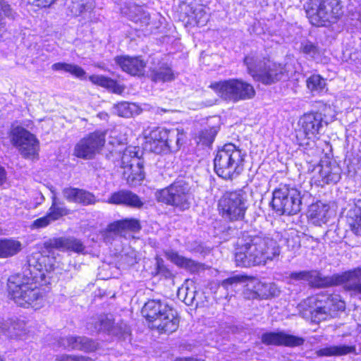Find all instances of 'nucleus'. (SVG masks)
Listing matches in <instances>:
<instances>
[{
  "instance_id": "obj_1",
  "label": "nucleus",
  "mask_w": 361,
  "mask_h": 361,
  "mask_svg": "<svg viewBox=\"0 0 361 361\" xmlns=\"http://www.w3.org/2000/svg\"><path fill=\"white\" fill-rule=\"evenodd\" d=\"M37 260L33 268L38 273H34V276L30 277L24 274H18L10 276L8 280V294L15 303L35 310L43 307L45 301V291L37 286L38 279L46 282L47 274L55 267V260L49 256L42 255ZM32 271L30 270V273Z\"/></svg>"
},
{
  "instance_id": "obj_2",
  "label": "nucleus",
  "mask_w": 361,
  "mask_h": 361,
  "mask_svg": "<svg viewBox=\"0 0 361 361\" xmlns=\"http://www.w3.org/2000/svg\"><path fill=\"white\" fill-rule=\"evenodd\" d=\"M280 253V246L275 239L266 235H255L240 245L235 260L239 267L265 265L278 257Z\"/></svg>"
},
{
  "instance_id": "obj_3",
  "label": "nucleus",
  "mask_w": 361,
  "mask_h": 361,
  "mask_svg": "<svg viewBox=\"0 0 361 361\" xmlns=\"http://www.w3.org/2000/svg\"><path fill=\"white\" fill-rule=\"evenodd\" d=\"M345 305L340 296L318 294L307 298L298 305L303 317H311L315 322L335 317L338 311H343Z\"/></svg>"
},
{
  "instance_id": "obj_4",
  "label": "nucleus",
  "mask_w": 361,
  "mask_h": 361,
  "mask_svg": "<svg viewBox=\"0 0 361 361\" xmlns=\"http://www.w3.org/2000/svg\"><path fill=\"white\" fill-rule=\"evenodd\" d=\"M142 314L149 323L150 327L158 330L159 333H173L179 326L177 312L164 301H147L142 307Z\"/></svg>"
},
{
  "instance_id": "obj_5",
  "label": "nucleus",
  "mask_w": 361,
  "mask_h": 361,
  "mask_svg": "<svg viewBox=\"0 0 361 361\" xmlns=\"http://www.w3.org/2000/svg\"><path fill=\"white\" fill-rule=\"evenodd\" d=\"M183 128H156L145 135V148L156 154L178 152L185 142Z\"/></svg>"
},
{
  "instance_id": "obj_6",
  "label": "nucleus",
  "mask_w": 361,
  "mask_h": 361,
  "mask_svg": "<svg viewBox=\"0 0 361 361\" xmlns=\"http://www.w3.org/2000/svg\"><path fill=\"white\" fill-rule=\"evenodd\" d=\"M245 153L228 143L220 148L214 160V171L224 179H233L244 169Z\"/></svg>"
},
{
  "instance_id": "obj_7",
  "label": "nucleus",
  "mask_w": 361,
  "mask_h": 361,
  "mask_svg": "<svg viewBox=\"0 0 361 361\" xmlns=\"http://www.w3.org/2000/svg\"><path fill=\"white\" fill-rule=\"evenodd\" d=\"M244 63L253 80L264 85H271L281 80L286 73L281 64L262 58L257 53L246 56Z\"/></svg>"
},
{
  "instance_id": "obj_8",
  "label": "nucleus",
  "mask_w": 361,
  "mask_h": 361,
  "mask_svg": "<svg viewBox=\"0 0 361 361\" xmlns=\"http://www.w3.org/2000/svg\"><path fill=\"white\" fill-rule=\"evenodd\" d=\"M304 8L310 23L318 27L336 22L343 14L340 0H307Z\"/></svg>"
},
{
  "instance_id": "obj_9",
  "label": "nucleus",
  "mask_w": 361,
  "mask_h": 361,
  "mask_svg": "<svg viewBox=\"0 0 361 361\" xmlns=\"http://www.w3.org/2000/svg\"><path fill=\"white\" fill-rule=\"evenodd\" d=\"M210 87L223 99L237 102L250 99L255 95L254 87L240 79H228L214 82Z\"/></svg>"
},
{
  "instance_id": "obj_10",
  "label": "nucleus",
  "mask_w": 361,
  "mask_h": 361,
  "mask_svg": "<svg viewBox=\"0 0 361 361\" xmlns=\"http://www.w3.org/2000/svg\"><path fill=\"white\" fill-rule=\"evenodd\" d=\"M271 204L280 214H295L301 209L300 192L286 185H281L273 192Z\"/></svg>"
},
{
  "instance_id": "obj_11",
  "label": "nucleus",
  "mask_w": 361,
  "mask_h": 361,
  "mask_svg": "<svg viewBox=\"0 0 361 361\" xmlns=\"http://www.w3.org/2000/svg\"><path fill=\"white\" fill-rule=\"evenodd\" d=\"M218 207L220 214L226 220L235 221L243 219L247 209L245 192L235 190L225 193L219 200Z\"/></svg>"
},
{
  "instance_id": "obj_12",
  "label": "nucleus",
  "mask_w": 361,
  "mask_h": 361,
  "mask_svg": "<svg viewBox=\"0 0 361 361\" xmlns=\"http://www.w3.org/2000/svg\"><path fill=\"white\" fill-rule=\"evenodd\" d=\"M156 197L159 202L181 210L188 209L192 200L190 186L183 181L175 182L169 187L158 190Z\"/></svg>"
},
{
  "instance_id": "obj_13",
  "label": "nucleus",
  "mask_w": 361,
  "mask_h": 361,
  "mask_svg": "<svg viewBox=\"0 0 361 361\" xmlns=\"http://www.w3.org/2000/svg\"><path fill=\"white\" fill-rule=\"evenodd\" d=\"M10 138L12 144L24 158H37L39 142L35 135L21 126H16L11 130Z\"/></svg>"
},
{
  "instance_id": "obj_14",
  "label": "nucleus",
  "mask_w": 361,
  "mask_h": 361,
  "mask_svg": "<svg viewBox=\"0 0 361 361\" xmlns=\"http://www.w3.org/2000/svg\"><path fill=\"white\" fill-rule=\"evenodd\" d=\"M135 147H126L121 157V167L123 176L129 185H140L145 178L142 161L139 159Z\"/></svg>"
},
{
  "instance_id": "obj_15",
  "label": "nucleus",
  "mask_w": 361,
  "mask_h": 361,
  "mask_svg": "<svg viewBox=\"0 0 361 361\" xmlns=\"http://www.w3.org/2000/svg\"><path fill=\"white\" fill-rule=\"evenodd\" d=\"M105 144V133L96 130L81 139L75 146L74 155L84 159H90L99 154Z\"/></svg>"
},
{
  "instance_id": "obj_16",
  "label": "nucleus",
  "mask_w": 361,
  "mask_h": 361,
  "mask_svg": "<svg viewBox=\"0 0 361 361\" xmlns=\"http://www.w3.org/2000/svg\"><path fill=\"white\" fill-rule=\"evenodd\" d=\"M87 329L91 334L104 331L123 340L130 337V329L126 324L114 326L112 322L104 316L92 319L87 323Z\"/></svg>"
},
{
  "instance_id": "obj_17",
  "label": "nucleus",
  "mask_w": 361,
  "mask_h": 361,
  "mask_svg": "<svg viewBox=\"0 0 361 361\" xmlns=\"http://www.w3.org/2000/svg\"><path fill=\"white\" fill-rule=\"evenodd\" d=\"M317 169V173L312 178V180L317 185L335 184L341 179V169L335 162L322 161Z\"/></svg>"
},
{
  "instance_id": "obj_18",
  "label": "nucleus",
  "mask_w": 361,
  "mask_h": 361,
  "mask_svg": "<svg viewBox=\"0 0 361 361\" xmlns=\"http://www.w3.org/2000/svg\"><path fill=\"white\" fill-rule=\"evenodd\" d=\"M328 121L324 119L323 115L319 112L304 114L299 120L303 133L308 139L314 140Z\"/></svg>"
},
{
  "instance_id": "obj_19",
  "label": "nucleus",
  "mask_w": 361,
  "mask_h": 361,
  "mask_svg": "<svg viewBox=\"0 0 361 361\" xmlns=\"http://www.w3.org/2000/svg\"><path fill=\"white\" fill-rule=\"evenodd\" d=\"M331 285H343L346 290L361 295V267L333 276L330 279Z\"/></svg>"
},
{
  "instance_id": "obj_20",
  "label": "nucleus",
  "mask_w": 361,
  "mask_h": 361,
  "mask_svg": "<svg viewBox=\"0 0 361 361\" xmlns=\"http://www.w3.org/2000/svg\"><path fill=\"white\" fill-rule=\"evenodd\" d=\"M262 341L266 345H286L290 347L301 345L302 338L288 334L283 331L269 332L262 334Z\"/></svg>"
},
{
  "instance_id": "obj_21",
  "label": "nucleus",
  "mask_w": 361,
  "mask_h": 361,
  "mask_svg": "<svg viewBox=\"0 0 361 361\" xmlns=\"http://www.w3.org/2000/svg\"><path fill=\"white\" fill-rule=\"evenodd\" d=\"M334 214L330 205L321 201L312 204L307 212L309 220L317 226L326 224Z\"/></svg>"
},
{
  "instance_id": "obj_22",
  "label": "nucleus",
  "mask_w": 361,
  "mask_h": 361,
  "mask_svg": "<svg viewBox=\"0 0 361 361\" xmlns=\"http://www.w3.org/2000/svg\"><path fill=\"white\" fill-rule=\"evenodd\" d=\"M60 345L64 348L79 350L87 353L93 352L99 349V344L90 338L84 336H73L62 338Z\"/></svg>"
},
{
  "instance_id": "obj_23",
  "label": "nucleus",
  "mask_w": 361,
  "mask_h": 361,
  "mask_svg": "<svg viewBox=\"0 0 361 361\" xmlns=\"http://www.w3.org/2000/svg\"><path fill=\"white\" fill-rule=\"evenodd\" d=\"M246 286L253 292L255 297L267 299L279 295V290L275 283H264L256 278H248Z\"/></svg>"
},
{
  "instance_id": "obj_24",
  "label": "nucleus",
  "mask_w": 361,
  "mask_h": 361,
  "mask_svg": "<svg viewBox=\"0 0 361 361\" xmlns=\"http://www.w3.org/2000/svg\"><path fill=\"white\" fill-rule=\"evenodd\" d=\"M115 61L124 72L130 75H140L144 73L145 63L139 57L117 56Z\"/></svg>"
},
{
  "instance_id": "obj_25",
  "label": "nucleus",
  "mask_w": 361,
  "mask_h": 361,
  "mask_svg": "<svg viewBox=\"0 0 361 361\" xmlns=\"http://www.w3.org/2000/svg\"><path fill=\"white\" fill-rule=\"evenodd\" d=\"M107 202L113 204H123L135 208H140L143 205V202L137 195L126 190L112 193Z\"/></svg>"
},
{
  "instance_id": "obj_26",
  "label": "nucleus",
  "mask_w": 361,
  "mask_h": 361,
  "mask_svg": "<svg viewBox=\"0 0 361 361\" xmlns=\"http://www.w3.org/2000/svg\"><path fill=\"white\" fill-rule=\"evenodd\" d=\"M44 245L47 248H54L59 250H72L75 252H82L84 250V246L80 240L75 238H54L46 242Z\"/></svg>"
},
{
  "instance_id": "obj_27",
  "label": "nucleus",
  "mask_w": 361,
  "mask_h": 361,
  "mask_svg": "<svg viewBox=\"0 0 361 361\" xmlns=\"http://www.w3.org/2000/svg\"><path fill=\"white\" fill-rule=\"evenodd\" d=\"M140 228V221L137 219H125L110 224L108 226V231L126 237L128 232H137Z\"/></svg>"
},
{
  "instance_id": "obj_28",
  "label": "nucleus",
  "mask_w": 361,
  "mask_h": 361,
  "mask_svg": "<svg viewBox=\"0 0 361 361\" xmlns=\"http://www.w3.org/2000/svg\"><path fill=\"white\" fill-rule=\"evenodd\" d=\"M63 195L68 202L75 203L91 204L96 202L95 197L92 193L73 188H64Z\"/></svg>"
},
{
  "instance_id": "obj_29",
  "label": "nucleus",
  "mask_w": 361,
  "mask_h": 361,
  "mask_svg": "<svg viewBox=\"0 0 361 361\" xmlns=\"http://www.w3.org/2000/svg\"><path fill=\"white\" fill-rule=\"evenodd\" d=\"M121 13L135 23H140L141 25H146L149 23V13L142 6L130 4L123 8Z\"/></svg>"
},
{
  "instance_id": "obj_30",
  "label": "nucleus",
  "mask_w": 361,
  "mask_h": 361,
  "mask_svg": "<svg viewBox=\"0 0 361 361\" xmlns=\"http://www.w3.org/2000/svg\"><path fill=\"white\" fill-rule=\"evenodd\" d=\"M89 80L94 85L104 87L115 94H121L124 90L123 85H119L116 81L102 75H92L89 77Z\"/></svg>"
},
{
  "instance_id": "obj_31",
  "label": "nucleus",
  "mask_w": 361,
  "mask_h": 361,
  "mask_svg": "<svg viewBox=\"0 0 361 361\" xmlns=\"http://www.w3.org/2000/svg\"><path fill=\"white\" fill-rule=\"evenodd\" d=\"M355 351V348L353 345H348L345 344H341L338 345H328L318 350L316 353L318 356H343L350 353H353Z\"/></svg>"
},
{
  "instance_id": "obj_32",
  "label": "nucleus",
  "mask_w": 361,
  "mask_h": 361,
  "mask_svg": "<svg viewBox=\"0 0 361 361\" xmlns=\"http://www.w3.org/2000/svg\"><path fill=\"white\" fill-rule=\"evenodd\" d=\"M22 248L21 243L13 238L0 239V258H8L18 254Z\"/></svg>"
},
{
  "instance_id": "obj_33",
  "label": "nucleus",
  "mask_w": 361,
  "mask_h": 361,
  "mask_svg": "<svg viewBox=\"0 0 361 361\" xmlns=\"http://www.w3.org/2000/svg\"><path fill=\"white\" fill-rule=\"evenodd\" d=\"M165 256L167 259L170 260L178 267L185 269L190 271H194L197 269V264L195 261L180 255L174 250H169L165 251Z\"/></svg>"
},
{
  "instance_id": "obj_34",
  "label": "nucleus",
  "mask_w": 361,
  "mask_h": 361,
  "mask_svg": "<svg viewBox=\"0 0 361 361\" xmlns=\"http://www.w3.org/2000/svg\"><path fill=\"white\" fill-rule=\"evenodd\" d=\"M51 205L49 209L47 214L52 220L55 221L61 217L67 215L68 214V209L65 207L64 204L59 200L56 197V194L54 190H51Z\"/></svg>"
},
{
  "instance_id": "obj_35",
  "label": "nucleus",
  "mask_w": 361,
  "mask_h": 361,
  "mask_svg": "<svg viewBox=\"0 0 361 361\" xmlns=\"http://www.w3.org/2000/svg\"><path fill=\"white\" fill-rule=\"evenodd\" d=\"M190 13L188 14L186 23L191 26H203L208 21V15L204 8L199 5L195 8H191Z\"/></svg>"
},
{
  "instance_id": "obj_36",
  "label": "nucleus",
  "mask_w": 361,
  "mask_h": 361,
  "mask_svg": "<svg viewBox=\"0 0 361 361\" xmlns=\"http://www.w3.org/2000/svg\"><path fill=\"white\" fill-rule=\"evenodd\" d=\"M302 51L307 56L312 59L317 63H326L328 61V59L325 56V51L319 49L313 43L307 41L302 44Z\"/></svg>"
},
{
  "instance_id": "obj_37",
  "label": "nucleus",
  "mask_w": 361,
  "mask_h": 361,
  "mask_svg": "<svg viewBox=\"0 0 361 361\" xmlns=\"http://www.w3.org/2000/svg\"><path fill=\"white\" fill-rule=\"evenodd\" d=\"M307 87L313 95L322 94L327 90L326 80L321 75L314 74L306 81Z\"/></svg>"
},
{
  "instance_id": "obj_38",
  "label": "nucleus",
  "mask_w": 361,
  "mask_h": 361,
  "mask_svg": "<svg viewBox=\"0 0 361 361\" xmlns=\"http://www.w3.org/2000/svg\"><path fill=\"white\" fill-rule=\"evenodd\" d=\"M54 71H63L71 73L73 76L84 80L86 78V72L80 66L66 63H56L51 66Z\"/></svg>"
},
{
  "instance_id": "obj_39",
  "label": "nucleus",
  "mask_w": 361,
  "mask_h": 361,
  "mask_svg": "<svg viewBox=\"0 0 361 361\" xmlns=\"http://www.w3.org/2000/svg\"><path fill=\"white\" fill-rule=\"evenodd\" d=\"M94 7L93 0H71L68 9L73 16H79L84 11H90Z\"/></svg>"
},
{
  "instance_id": "obj_40",
  "label": "nucleus",
  "mask_w": 361,
  "mask_h": 361,
  "mask_svg": "<svg viewBox=\"0 0 361 361\" xmlns=\"http://www.w3.org/2000/svg\"><path fill=\"white\" fill-rule=\"evenodd\" d=\"M115 113L121 117H131L139 114V107L135 103L123 102L114 107Z\"/></svg>"
},
{
  "instance_id": "obj_41",
  "label": "nucleus",
  "mask_w": 361,
  "mask_h": 361,
  "mask_svg": "<svg viewBox=\"0 0 361 361\" xmlns=\"http://www.w3.org/2000/svg\"><path fill=\"white\" fill-rule=\"evenodd\" d=\"M152 78L155 82H167L173 80L174 75L169 67L161 66L157 70L152 71Z\"/></svg>"
},
{
  "instance_id": "obj_42",
  "label": "nucleus",
  "mask_w": 361,
  "mask_h": 361,
  "mask_svg": "<svg viewBox=\"0 0 361 361\" xmlns=\"http://www.w3.org/2000/svg\"><path fill=\"white\" fill-rule=\"evenodd\" d=\"M23 326L21 322H13L11 324V326L7 329V324H3L0 321V334H4L10 337L20 336L23 330Z\"/></svg>"
},
{
  "instance_id": "obj_43",
  "label": "nucleus",
  "mask_w": 361,
  "mask_h": 361,
  "mask_svg": "<svg viewBox=\"0 0 361 361\" xmlns=\"http://www.w3.org/2000/svg\"><path fill=\"white\" fill-rule=\"evenodd\" d=\"M2 14L7 18H14V13L9 5L6 4L0 1V38L2 37L3 33L5 32L6 23L1 17Z\"/></svg>"
},
{
  "instance_id": "obj_44",
  "label": "nucleus",
  "mask_w": 361,
  "mask_h": 361,
  "mask_svg": "<svg viewBox=\"0 0 361 361\" xmlns=\"http://www.w3.org/2000/svg\"><path fill=\"white\" fill-rule=\"evenodd\" d=\"M354 212L356 218L351 224V230L355 235L361 236V199L355 201Z\"/></svg>"
},
{
  "instance_id": "obj_45",
  "label": "nucleus",
  "mask_w": 361,
  "mask_h": 361,
  "mask_svg": "<svg viewBox=\"0 0 361 361\" xmlns=\"http://www.w3.org/2000/svg\"><path fill=\"white\" fill-rule=\"evenodd\" d=\"M117 137V131L116 130H114L111 132V137H110V140L109 141V144L112 145L113 147H119L118 149H112V152L113 151H115L116 152H121L123 150V148L124 147V145H125V142H126V137L124 136L123 137H121L119 138H116Z\"/></svg>"
},
{
  "instance_id": "obj_46",
  "label": "nucleus",
  "mask_w": 361,
  "mask_h": 361,
  "mask_svg": "<svg viewBox=\"0 0 361 361\" xmlns=\"http://www.w3.org/2000/svg\"><path fill=\"white\" fill-rule=\"evenodd\" d=\"M247 279H248V278L246 277V276H233V277H231V278H228V279H226L224 280L221 282V286L224 288L228 289V288L230 286H232L233 285H236L238 283H244V282H247Z\"/></svg>"
},
{
  "instance_id": "obj_47",
  "label": "nucleus",
  "mask_w": 361,
  "mask_h": 361,
  "mask_svg": "<svg viewBox=\"0 0 361 361\" xmlns=\"http://www.w3.org/2000/svg\"><path fill=\"white\" fill-rule=\"evenodd\" d=\"M52 221L49 215L47 214L46 216L39 218L35 220L32 224L31 228L32 229H39L47 227L49 225Z\"/></svg>"
},
{
  "instance_id": "obj_48",
  "label": "nucleus",
  "mask_w": 361,
  "mask_h": 361,
  "mask_svg": "<svg viewBox=\"0 0 361 361\" xmlns=\"http://www.w3.org/2000/svg\"><path fill=\"white\" fill-rule=\"evenodd\" d=\"M157 274L164 276L166 278L170 277L171 271L166 267L164 260L160 257L156 258Z\"/></svg>"
},
{
  "instance_id": "obj_49",
  "label": "nucleus",
  "mask_w": 361,
  "mask_h": 361,
  "mask_svg": "<svg viewBox=\"0 0 361 361\" xmlns=\"http://www.w3.org/2000/svg\"><path fill=\"white\" fill-rule=\"evenodd\" d=\"M312 276L310 271H300L291 274V279L295 280H308Z\"/></svg>"
},
{
  "instance_id": "obj_50",
  "label": "nucleus",
  "mask_w": 361,
  "mask_h": 361,
  "mask_svg": "<svg viewBox=\"0 0 361 361\" xmlns=\"http://www.w3.org/2000/svg\"><path fill=\"white\" fill-rule=\"evenodd\" d=\"M29 3L39 7H47L51 5L54 0H28Z\"/></svg>"
},
{
  "instance_id": "obj_51",
  "label": "nucleus",
  "mask_w": 361,
  "mask_h": 361,
  "mask_svg": "<svg viewBox=\"0 0 361 361\" xmlns=\"http://www.w3.org/2000/svg\"><path fill=\"white\" fill-rule=\"evenodd\" d=\"M6 179V173L3 167L0 166V186L2 185Z\"/></svg>"
},
{
  "instance_id": "obj_52",
  "label": "nucleus",
  "mask_w": 361,
  "mask_h": 361,
  "mask_svg": "<svg viewBox=\"0 0 361 361\" xmlns=\"http://www.w3.org/2000/svg\"><path fill=\"white\" fill-rule=\"evenodd\" d=\"M58 361H78L77 356L63 355L58 359Z\"/></svg>"
},
{
  "instance_id": "obj_53",
  "label": "nucleus",
  "mask_w": 361,
  "mask_h": 361,
  "mask_svg": "<svg viewBox=\"0 0 361 361\" xmlns=\"http://www.w3.org/2000/svg\"><path fill=\"white\" fill-rule=\"evenodd\" d=\"M213 136H210L208 138H206L204 140H202V138H200V142H202L203 144H205V145H208V144H210L213 142Z\"/></svg>"
},
{
  "instance_id": "obj_54",
  "label": "nucleus",
  "mask_w": 361,
  "mask_h": 361,
  "mask_svg": "<svg viewBox=\"0 0 361 361\" xmlns=\"http://www.w3.org/2000/svg\"><path fill=\"white\" fill-rule=\"evenodd\" d=\"M176 361H202L201 360L194 359V358H179Z\"/></svg>"
},
{
  "instance_id": "obj_55",
  "label": "nucleus",
  "mask_w": 361,
  "mask_h": 361,
  "mask_svg": "<svg viewBox=\"0 0 361 361\" xmlns=\"http://www.w3.org/2000/svg\"><path fill=\"white\" fill-rule=\"evenodd\" d=\"M77 360L78 361H91L90 358L83 357V356H80V357L77 356Z\"/></svg>"
},
{
  "instance_id": "obj_56",
  "label": "nucleus",
  "mask_w": 361,
  "mask_h": 361,
  "mask_svg": "<svg viewBox=\"0 0 361 361\" xmlns=\"http://www.w3.org/2000/svg\"><path fill=\"white\" fill-rule=\"evenodd\" d=\"M357 331H358L359 334H361V325L358 326Z\"/></svg>"
},
{
  "instance_id": "obj_57",
  "label": "nucleus",
  "mask_w": 361,
  "mask_h": 361,
  "mask_svg": "<svg viewBox=\"0 0 361 361\" xmlns=\"http://www.w3.org/2000/svg\"><path fill=\"white\" fill-rule=\"evenodd\" d=\"M0 361H4V360L0 357Z\"/></svg>"
}]
</instances>
